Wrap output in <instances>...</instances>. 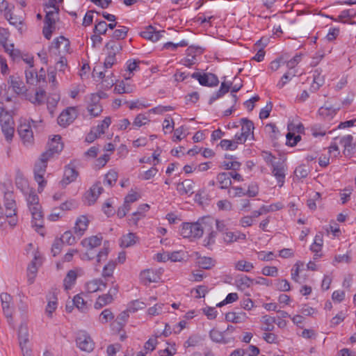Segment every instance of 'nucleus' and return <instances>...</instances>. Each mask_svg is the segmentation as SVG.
I'll list each match as a JSON object with an SVG mask.
<instances>
[{
	"label": "nucleus",
	"mask_w": 356,
	"mask_h": 356,
	"mask_svg": "<svg viewBox=\"0 0 356 356\" xmlns=\"http://www.w3.org/2000/svg\"><path fill=\"white\" fill-rule=\"evenodd\" d=\"M25 76L26 83L28 84L33 85L35 82H38V73L33 70H27L25 71Z\"/></svg>",
	"instance_id": "nucleus-53"
},
{
	"label": "nucleus",
	"mask_w": 356,
	"mask_h": 356,
	"mask_svg": "<svg viewBox=\"0 0 356 356\" xmlns=\"http://www.w3.org/2000/svg\"><path fill=\"white\" fill-rule=\"evenodd\" d=\"M137 237L134 233H129L121 238L120 245L124 248H129L136 243Z\"/></svg>",
	"instance_id": "nucleus-36"
},
{
	"label": "nucleus",
	"mask_w": 356,
	"mask_h": 356,
	"mask_svg": "<svg viewBox=\"0 0 356 356\" xmlns=\"http://www.w3.org/2000/svg\"><path fill=\"white\" fill-rule=\"evenodd\" d=\"M18 337L22 352L26 351V349H28L26 345L29 342V333L26 327L22 325L19 327Z\"/></svg>",
	"instance_id": "nucleus-22"
},
{
	"label": "nucleus",
	"mask_w": 356,
	"mask_h": 356,
	"mask_svg": "<svg viewBox=\"0 0 356 356\" xmlns=\"http://www.w3.org/2000/svg\"><path fill=\"white\" fill-rule=\"evenodd\" d=\"M47 299L48 300V303L46 307V313L48 316L51 317L53 312L57 308V297L56 296L55 292H51L47 296Z\"/></svg>",
	"instance_id": "nucleus-19"
},
{
	"label": "nucleus",
	"mask_w": 356,
	"mask_h": 356,
	"mask_svg": "<svg viewBox=\"0 0 356 356\" xmlns=\"http://www.w3.org/2000/svg\"><path fill=\"white\" fill-rule=\"evenodd\" d=\"M209 337L214 342L222 343L224 344L228 343V341L224 339L223 332L218 330L212 329L209 332Z\"/></svg>",
	"instance_id": "nucleus-38"
},
{
	"label": "nucleus",
	"mask_w": 356,
	"mask_h": 356,
	"mask_svg": "<svg viewBox=\"0 0 356 356\" xmlns=\"http://www.w3.org/2000/svg\"><path fill=\"white\" fill-rule=\"evenodd\" d=\"M113 301V298H112L111 296L108 295V293L99 296L95 303V308L99 309L111 303Z\"/></svg>",
	"instance_id": "nucleus-32"
},
{
	"label": "nucleus",
	"mask_w": 356,
	"mask_h": 356,
	"mask_svg": "<svg viewBox=\"0 0 356 356\" xmlns=\"http://www.w3.org/2000/svg\"><path fill=\"white\" fill-rule=\"evenodd\" d=\"M217 182L222 189L228 188L232 185V180L229 179V173L220 172L216 177Z\"/></svg>",
	"instance_id": "nucleus-27"
},
{
	"label": "nucleus",
	"mask_w": 356,
	"mask_h": 356,
	"mask_svg": "<svg viewBox=\"0 0 356 356\" xmlns=\"http://www.w3.org/2000/svg\"><path fill=\"white\" fill-rule=\"evenodd\" d=\"M10 80L11 87L17 95L22 94L26 91L25 86L19 77L11 76Z\"/></svg>",
	"instance_id": "nucleus-21"
},
{
	"label": "nucleus",
	"mask_w": 356,
	"mask_h": 356,
	"mask_svg": "<svg viewBox=\"0 0 356 356\" xmlns=\"http://www.w3.org/2000/svg\"><path fill=\"white\" fill-rule=\"evenodd\" d=\"M107 31V24L104 21H97L94 28V33L99 35H104Z\"/></svg>",
	"instance_id": "nucleus-58"
},
{
	"label": "nucleus",
	"mask_w": 356,
	"mask_h": 356,
	"mask_svg": "<svg viewBox=\"0 0 356 356\" xmlns=\"http://www.w3.org/2000/svg\"><path fill=\"white\" fill-rule=\"evenodd\" d=\"M76 343L81 350L88 353L92 352L95 347V343L92 338L85 332L78 334L76 339Z\"/></svg>",
	"instance_id": "nucleus-8"
},
{
	"label": "nucleus",
	"mask_w": 356,
	"mask_h": 356,
	"mask_svg": "<svg viewBox=\"0 0 356 356\" xmlns=\"http://www.w3.org/2000/svg\"><path fill=\"white\" fill-rule=\"evenodd\" d=\"M325 79L323 76L321 75V70L316 69L314 72L313 83L312 84L311 89L312 91H316L319 88L323 85Z\"/></svg>",
	"instance_id": "nucleus-30"
},
{
	"label": "nucleus",
	"mask_w": 356,
	"mask_h": 356,
	"mask_svg": "<svg viewBox=\"0 0 356 356\" xmlns=\"http://www.w3.org/2000/svg\"><path fill=\"white\" fill-rule=\"evenodd\" d=\"M114 318V314L109 309H106L102 312L99 315V321L105 324L108 322V321L113 320Z\"/></svg>",
	"instance_id": "nucleus-49"
},
{
	"label": "nucleus",
	"mask_w": 356,
	"mask_h": 356,
	"mask_svg": "<svg viewBox=\"0 0 356 356\" xmlns=\"http://www.w3.org/2000/svg\"><path fill=\"white\" fill-rule=\"evenodd\" d=\"M246 239V235L241 232H225L224 233L223 240L227 243H232L238 240L245 241Z\"/></svg>",
	"instance_id": "nucleus-17"
},
{
	"label": "nucleus",
	"mask_w": 356,
	"mask_h": 356,
	"mask_svg": "<svg viewBox=\"0 0 356 356\" xmlns=\"http://www.w3.org/2000/svg\"><path fill=\"white\" fill-rule=\"evenodd\" d=\"M197 264L200 268L205 270H209L215 266L216 261L211 257H200L197 258Z\"/></svg>",
	"instance_id": "nucleus-28"
},
{
	"label": "nucleus",
	"mask_w": 356,
	"mask_h": 356,
	"mask_svg": "<svg viewBox=\"0 0 356 356\" xmlns=\"http://www.w3.org/2000/svg\"><path fill=\"white\" fill-rule=\"evenodd\" d=\"M4 207L6 209L4 216L6 218H12L16 215V203L14 195L10 191H7L4 194Z\"/></svg>",
	"instance_id": "nucleus-10"
},
{
	"label": "nucleus",
	"mask_w": 356,
	"mask_h": 356,
	"mask_svg": "<svg viewBox=\"0 0 356 356\" xmlns=\"http://www.w3.org/2000/svg\"><path fill=\"white\" fill-rule=\"evenodd\" d=\"M1 126L2 132L3 133L6 139L8 141L11 140L14 134L13 122H10L9 124H1Z\"/></svg>",
	"instance_id": "nucleus-37"
},
{
	"label": "nucleus",
	"mask_w": 356,
	"mask_h": 356,
	"mask_svg": "<svg viewBox=\"0 0 356 356\" xmlns=\"http://www.w3.org/2000/svg\"><path fill=\"white\" fill-rule=\"evenodd\" d=\"M286 145L293 147L301 140L300 135L295 136L294 134L289 132L286 136Z\"/></svg>",
	"instance_id": "nucleus-56"
},
{
	"label": "nucleus",
	"mask_w": 356,
	"mask_h": 356,
	"mask_svg": "<svg viewBox=\"0 0 356 356\" xmlns=\"http://www.w3.org/2000/svg\"><path fill=\"white\" fill-rule=\"evenodd\" d=\"M61 137L58 135L54 137L48 143V149L43 152V157L47 156L51 158L54 154H58L62 151L63 144L60 142Z\"/></svg>",
	"instance_id": "nucleus-9"
},
{
	"label": "nucleus",
	"mask_w": 356,
	"mask_h": 356,
	"mask_svg": "<svg viewBox=\"0 0 356 356\" xmlns=\"http://www.w3.org/2000/svg\"><path fill=\"white\" fill-rule=\"evenodd\" d=\"M301 60V54H296L288 61L285 60L286 67L289 69H293Z\"/></svg>",
	"instance_id": "nucleus-64"
},
{
	"label": "nucleus",
	"mask_w": 356,
	"mask_h": 356,
	"mask_svg": "<svg viewBox=\"0 0 356 356\" xmlns=\"http://www.w3.org/2000/svg\"><path fill=\"white\" fill-rule=\"evenodd\" d=\"M149 209V206L147 204H140L138 210L136 212L132 213L131 218L129 219V221L136 225L138 221L144 216V213L147 211Z\"/></svg>",
	"instance_id": "nucleus-25"
},
{
	"label": "nucleus",
	"mask_w": 356,
	"mask_h": 356,
	"mask_svg": "<svg viewBox=\"0 0 356 356\" xmlns=\"http://www.w3.org/2000/svg\"><path fill=\"white\" fill-rule=\"evenodd\" d=\"M72 302L73 305H74L78 309L83 312L86 309V302L80 294L76 295L74 297Z\"/></svg>",
	"instance_id": "nucleus-51"
},
{
	"label": "nucleus",
	"mask_w": 356,
	"mask_h": 356,
	"mask_svg": "<svg viewBox=\"0 0 356 356\" xmlns=\"http://www.w3.org/2000/svg\"><path fill=\"white\" fill-rule=\"evenodd\" d=\"M59 239L62 241L63 244L66 243L70 245L76 242V238L70 231L65 232Z\"/></svg>",
	"instance_id": "nucleus-54"
},
{
	"label": "nucleus",
	"mask_w": 356,
	"mask_h": 356,
	"mask_svg": "<svg viewBox=\"0 0 356 356\" xmlns=\"http://www.w3.org/2000/svg\"><path fill=\"white\" fill-rule=\"evenodd\" d=\"M102 241V236H92L91 237L83 239L81 241V245L85 248L92 249L101 245Z\"/></svg>",
	"instance_id": "nucleus-24"
},
{
	"label": "nucleus",
	"mask_w": 356,
	"mask_h": 356,
	"mask_svg": "<svg viewBox=\"0 0 356 356\" xmlns=\"http://www.w3.org/2000/svg\"><path fill=\"white\" fill-rule=\"evenodd\" d=\"M106 284L100 279H96L87 283L86 289L88 293H95L106 289Z\"/></svg>",
	"instance_id": "nucleus-18"
},
{
	"label": "nucleus",
	"mask_w": 356,
	"mask_h": 356,
	"mask_svg": "<svg viewBox=\"0 0 356 356\" xmlns=\"http://www.w3.org/2000/svg\"><path fill=\"white\" fill-rule=\"evenodd\" d=\"M165 33L164 30L156 31V29L152 26H149L146 29L140 33V35L147 40L152 42H156L161 38Z\"/></svg>",
	"instance_id": "nucleus-12"
},
{
	"label": "nucleus",
	"mask_w": 356,
	"mask_h": 356,
	"mask_svg": "<svg viewBox=\"0 0 356 356\" xmlns=\"http://www.w3.org/2000/svg\"><path fill=\"white\" fill-rule=\"evenodd\" d=\"M63 245V243H62V241H60L59 238L55 239L51 247V253L54 257H56L60 252Z\"/></svg>",
	"instance_id": "nucleus-61"
},
{
	"label": "nucleus",
	"mask_w": 356,
	"mask_h": 356,
	"mask_svg": "<svg viewBox=\"0 0 356 356\" xmlns=\"http://www.w3.org/2000/svg\"><path fill=\"white\" fill-rule=\"evenodd\" d=\"M191 77L197 79L200 84L203 86L215 87L219 83L218 76L212 73L194 72L191 75Z\"/></svg>",
	"instance_id": "nucleus-4"
},
{
	"label": "nucleus",
	"mask_w": 356,
	"mask_h": 356,
	"mask_svg": "<svg viewBox=\"0 0 356 356\" xmlns=\"http://www.w3.org/2000/svg\"><path fill=\"white\" fill-rule=\"evenodd\" d=\"M9 35L7 29L0 27V44L3 47L5 51L13 59H15L19 57L20 52L19 50L14 49V44H7Z\"/></svg>",
	"instance_id": "nucleus-5"
},
{
	"label": "nucleus",
	"mask_w": 356,
	"mask_h": 356,
	"mask_svg": "<svg viewBox=\"0 0 356 356\" xmlns=\"http://www.w3.org/2000/svg\"><path fill=\"white\" fill-rule=\"evenodd\" d=\"M89 220L85 216H81L78 218L76 220L74 226V232L79 236H81L85 231L87 229L88 226Z\"/></svg>",
	"instance_id": "nucleus-16"
},
{
	"label": "nucleus",
	"mask_w": 356,
	"mask_h": 356,
	"mask_svg": "<svg viewBox=\"0 0 356 356\" xmlns=\"http://www.w3.org/2000/svg\"><path fill=\"white\" fill-rule=\"evenodd\" d=\"M204 232H210L209 225L204 220L194 223L184 222L181 225L180 234L184 238H199L202 236Z\"/></svg>",
	"instance_id": "nucleus-1"
},
{
	"label": "nucleus",
	"mask_w": 356,
	"mask_h": 356,
	"mask_svg": "<svg viewBox=\"0 0 356 356\" xmlns=\"http://www.w3.org/2000/svg\"><path fill=\"white\" fill-rule=\"evenodd\" d=\"M309 172V168L305 165H301L297 167L294 171L296 177H298V179H303L307 177Z\"/></svg>",
	"instance_id": "nucleus-48"
},
{
	"label": "nucleus",
	"mask_w": 356,
	"mask_h": 356,
	"mask_svg": "<svg viewBox=\"0 0 356 356\" xmlns=\"http://www.w3.org/2000/svg\"><path fill=\"white\" fill-rule=\"evenodd\" d=\"M76 278V273L72 270H70L63 280L65 289L67 291L70 289L72 286L74 284Z\"/></svg>",
	"instance_id": "nucleus-34"
},
{
	"label": "nucleus",
	"mask_w": 356,
	"mask_h": 356,
	"mask_svg": "<svg viewBox=\"0 0 356 356\" xmlns=\"http://www.w3.org/2000/svg\"><path fill=\"white\" fill-rule=\"evenodd\" d=\"M49 159L47 156L43 157V154H42L39 161L35 163L34 167V177L38 184L39 192H41L47 184V181L44 179V175L46 172L47 161Z\"/></svg>",
	"instance_id": "nucleus-2"
},
{
	"label": "nucleus",
	"mask_w": 356,
	"mask_h": 356,
	"mask_svg": "<svg viewBox=\"0 0 356 356\" xmlns=\"http://www.w3.org/2000/svg\"><path fill=\"white\" fill-rule=\"evenodd\" d=\"M241 125L242 127L241 134H244V136L247 138L250 135L253 136L254 127V123L251 120L247 118H242L241 119Z\"/></svg>",
	"instance_id": "nucleus-23"
},
{
	"label": "nucleus",
	"mask_w": 356,
	"mask_h": 356,
	"mask_svg": "<svg viewBox=\"0 0 356 356\" xmlns=\"http://www.w3.org/2000/svg\"><path fill=\"white\" fill-rule=\"evenodd\" d=\"M228 194L231 197H243L246 195V191L243 188L236 186L232 187L231 190H229Z\"/></svg>",
	"instance_id": "nucleus-55"
},
{
	"label": "nucleus",
	"mask_w": 356,
	"mask_h": 356,
	"mask_svg": "<svg viewBox=\"0 0 356 356\" xmlns=\"http://www.w3.org/2000/svg\"><path fill=\"white\" fill-rule=\"evenodd\" d=\"M140 277L143 280L148 282H156V277L154 272L150 270H145L140 273Z\"/></svg>",
	"instance_id": "nucleus-60"
},
{
	"label": "nucleus",
	"mask_w": 356,
	"mask_h": 356,
	"mask_svg": "<svg viewBox=\"0 0 356 356\" xmlns=\"http://www.w3.org/2000/svg\"><path fill=\"white\" fill-rule=\"evenodd\" d=\"M92 104H90L88 106V111L89 113L93 116H98L102 111V106L98 103L99 98L96 96H94L92 99Z\"/></svg>",
	"instance_id": "nucleus-26"
},
{
	"label": "nucleus",
	"mask_w": 356,
	"mask_h": 356,
	"mask_svg": "<svg viewBox=\"0 0 356 356\" xmlns=\"http://www.w3.org/2000/svg\"><path fill=\"white\" fill-rule=\"evenodd\" d=\"M193 186L194 182L193 180L185 179L177 184V190L181 195L188 194L191 195L193 193Z\"/></svg>",
	"instance_id": "nucleus-15"
},
{
	"label": "nucleus",
	"mask_w": 356,
	"mask_h": 356,
	"mask_svg": "<svg viewBox=\"0 0 356 356\" xmlns=\"http://www.w3.org/2000/svg\"><path fill=\"white\" fill-rule=\"evenodd\" d=\"M79 175V172L76 170L72 163L67 165L65 168L64 175L60 184L63 187H65L69 184L74 181Z\"/></svg>",
	"instance_id": "nucleus-11"
},
{
	"label": "nucleus",
	"mask_w": 356,
	"mask_h": 356,
	"mask_svg": "<svg viewBox=\"0 0 356 356\" xmlns=\"http://www.w3.org/2000/svg\"><path fill=\"white\" fill-rule=\"evenodd\" d=\"M266 131L270 134V138L273 139L277 138V134L279 132L276 125L273 123H269L266 125L265 127Z\"/></svg>",
	"instance_id": "nucleus-63"
},
{
	"label": "nucleus",
	"mask_w": 356,
	"mask_h": 356,
	"mask_svg": "<svg viewBox=\"0 0 356 356\" xmlns=\"http://www.w3.org/2000/svg\"><path fill=\"white\" fill-rule=\"evenodd\" d=\"M4 17L11 25L15 26L16 28H17L19 31L22 32V22L19 18L17 17H13L12 13H9V12L7 13L6 14H4Z\"/></svg>",
	"instance_id": "nucleus-41"
},
{
	"label": "nucleus",
	"mask_w": 356,
	"mask_h": 356,
	"mask_svg": "<svg viewBox=\"0 0 356 356\" xmlns=\"http://www.w3.org/2000/svg\"><path fill=\"white\" fill-rule=\"evenodd\" d=\"M0 123L1 124H6L10 123V122H13L12 116L6 111V108L3 106H0Z\"/></svg>",
	"instance_id": "nucleus-57"
},
{
	"label": "nucleus",
	"mask_w": 356,
	"mask_h": 356,
	"mask_svg": "<svg viewBox=\"0 0 356 356\" xmlns=\"http://www.w3.org/2000/svg\"><path fill=\"white\" fill-rule=\"evenodd\" d=\"M129 311L127 309L126 310L122 312L116 318L115 323L117 324L116 329L118 330H121L123 327L125 325L128 318L129 317Z\"/></svg>",
	"instance_id": "nucleus-33"
},
{
	"label": "nucleus",
	"mask_w": 356,
	"mask_h": 356,
	"mask_svg": "<svg viewBox=\"0 0 356 356\" xmlns=\"http://www.w3.org/2000/svg\"><path fill=\"white\" fill-rule=\"evenodd\" d=\"M356 15V13L353 9L343 10L341 14L338 16V19L336 21H341L346 23L347 21L345 19H352Z\"/></svg>",
	"instance_id": "nucleus-47"
},
{
	"label": "nucleus",
	"mask_w": 356,
	"mask_h": 356,
	"mask_svg": "<svg viewBox=\"0 0 356 356\" xmlns=\"http://www.w3.org/2000/svg\"><path fill=\"white\" fill-rule=\"evenodd\" d=\"M38 122L31 120L28 123H22L18 127V133L23 143L26 145H29L33 142V133L32 131V127H36Z\"/></svg>",
	"instance_id": "nucleus-3"
},
{
	"label": "nucleus",
	"mask_w": 356,
	"mask_h": 356,
	"mask_svg": "<svg viewBox=\"0 0 356 356\" xmlns=\"http://www.w3.org/2000/svg\"><path fill=\"white\" fill-rule=\"evenodd\" d=\"M272 173L276 177L277 181L280 183V186H282L285 179V170L283 163H276L272 164Z\"/></svg>",
	"instance_id": "nucleus-14"
},
{
	"label": "nucleus",
	"mask_w": 356,
	"mask_h": 356,
	"mask_svg": "<svg viewBox=\"0 0 356 356\" xmlns=\"http://www.w3.org/2000/svg\"><path fill=\"white\" fill-rule=\"evenodd\" d=\"M0 299L5 316L7 318H11L13 315V309L10 307V302L12 300L11 296L8 293H2L0 295Z\"/></svg>",
	"instance_id": "nucleus-13"
},
{
	"label": "nucleus",
	"mask_w": 356,
	"mask_h": 356,
	"mask_svg": "<svg viewBox=\"0 0 356 356\" xmlns=\"http://www.w3.org/2000/svg\"><path fill=\"white\" fill-rule=\"evenodd\" d=\"M104 188L100 181H97L84 195L85 204L88 205L93 204L99 197V195L103 192Z\"/></svg>",
	"instance_id": "nucleus-6"
},
{
	"label": "nucleus",
	"mask_w": 356,
	"mask_h": 356,
	"mask_svg": "<svg viewBox=\"0 0 356 356\" xmlns=\"http://www.w3.org/2000/svg\"><path fill=\"white\" fill-rule=\"evenodd\" d=\"M111 118L106 117L104 118V120L100 124H98L97 127H95L92 129L95 131L97 135L100 136L102 134H104L105 129L108 128L109 125L111 124Z\"/></svg>",
	"instance_id": "nucleus-40"
},
{
	"label": "nucleus",
	"mask_w": 356,
	"mask_h": 356,
	"mask_svg": "<svg viewBox=\"0 0 356 356\" xmlns=\"http://www.w3.org/2000/svg\"><path fill=\"white\" fill-rule=\"evenodd\" d=\"M338 108H334L332 106H322L318 110V114L325 120H330L336 114Z\"/></svg>",
	"instance_id": "nucleus-31"
},
{
	"label": "nucleus",
	"mask_w": 356,
	"mask_h": 356,
	"mask_svg": "<svg viewBox=\"0 0 356 356\" xmlns=\"http://www.w3.org/2000/svg\"><path fill=\"white\" fill-rule=\"evenodd\" d=\"M105 47L109 51L108 54H113L114 56L122 49V46L114 40L107 42Z\"/></svg>",
	"instance_id": "nucleus-45"
},
{
	"label": "nucleus",
	"mask_w": 356,
	"mask_h": 356,
	"mask_svg": "<svg viewBox=\"0 0 356 356\" xmlns=\"http://www.w3.org/2000/svg\"><path fill=\"white\" fill-rule=\"evenodd\" d=\"M245 316V314L243 316L236 314L235 312H228L225 315V320L229 322L238 323L243 321V317Z\"/></svg>",
	"instance_id": "nucleus-52"
},
{
	"label": "nucleus",
	"mask_w": 356,
	"mask_h": 356,
	"mask_svg": "<svg viewBox=\"0 0 356 356\" xmlns=\"http://www.w3.org/2000/svg\"><path fill=\"white\" fill-rule=\"evenodd\" d=\"M129 29L127 26H121L120 29H116L113 32V38L115 40H122L127 37Z\"/></svg>",
	"instance_id": "nucleus-59"
},
{
	"label": "nucleus",
	"mask_w": 356,
	"mask_h": 356,
	"mask_svg": "<svg viewBox=\"0 0 356 356\" xmlns=\"http://www.w3.org/2000/svg\"><path fill=\"white\" fill-rule=\"evenodd\" d=\"M146 305L145 302L139 300H136L132 302H131L127 307L128 311H129L130 313H134L136 312L139 309H144Z\"/></svg>",
	"instance_id": "nucleus-43"
},
{
	"label": "nucleus",
	"mask_w": 356,
	"mask_h": 356,
	"mask_svg": "<svg viewBox=\"0 0 356 356\" xmlns=\"http://www.w3.org/2000/svg\"><path fill=\"white\" fill-rule=\"evenodd\" d=\"M77 113L74 107H68L65 109L58 118V124L63 127H66L73 122L76 118Z\"/></svg>",
	"instance_id": "nucleus-7"
},
{
	"label": "nucleus",
	"mask_w": 356,
	"mask_h": 356,
	"mask_svg": "<svg viewBox=\"0 0 356 356\" xmlns=\"http://www.w3.org/2000/svg\"><path fill=\"white\" fill-rule=\"evenodd\" d=\"M59 8H54V10H46V15L44 17V24L48 26H54L56 24V17L58 15Z\"/></svg>",
	"instance_id": "nucleus-35"
},
{
	"label": "nucleus",
	"mask_w": 356,
	"mask_h": 356,
	"mask_svg": "<svg viewBox=\"0 0 356 356\" xmlns=\"http://www.w3.org/2000/svg\"><path fill=\"white\" fill-rule=\"evenodd\" d=\"M118 179V173L113 170H111L105 175L104 184L109 186H113Z\"/></svg>",
	"instance_id": "nucleus-42"
},
{
	"label": "nucleus",
	"mask_w": 356,
	"mask_h": 356,
	"mask_svg": "<svg viewBox=\"0 0 356 356\" xmlns=\"http://www.w3.org/2000/svg\"><path fill=\"white\" fill-rule=\"evenodd\" d=\"M263 318L265 326L262 327V330L264 331H273L275 327L273 324L276 323L275 317L264 316Z\"/></svg>",
	"instance_id": "nucleus-50"
},
{
	"label": "nucleus",
	"mask_w": 356,
	"mask_h": 356,
	"mask_svg": "<svg viewBox=\"0 0 356 356\" xmlns=\"http://www.w3.org/2000/svg\"><path fill=\"white\" fill-rule=\"evenodd\" d=\"M235 268L240 271L250 272L254 268V266L249 261L240 260L235 264Z\"/></svg>",
	"instance_id": "nucleus-39"
},
{
	"label": "nucleus",
	"mask_w": 356,
	"mask_h": 356,
	"mask_svg": "<svg viewBox=\"0 0 356 356\" xmlns=\"http://www.w3.org/2000/svg\"><path fill=\"white\" fill-rule=\"evenodd\" d=\"M323 245V234L321 233L316 234L314 243L311 245L310 250L313 252H318L321 251Z\"/></svg>",
	"instance_id": "nucleus-44"
},
{
	"label": "nucleus",
	"mask_w": 356,
	"mask_h": 356,
	"mask_svg": "<svg viewBox=\"0 0 356 356\" xmlns=\"http://www.w3.org/2000/svg\"><path fill=\"white\" fill-rule=\"evenodd\" d=\"M273 108V104L271 102L267 103L266 106L263 108L259 113L260 119H266L269 117L270 113Z\"/></svg>",
	"instance_id": "nucleus-62"
},
{
	"label": "nucleus",
	"mask_w": 356,
	"mask_h": 356,
	"mask_svg": "<svg viewBox=\"0 0 356 356\" xmlns=\"http://www.w3.org/2000/svg\"><path fill=\"white\" fill-rule=\"evenodd\" d=\"M232 85V83H227L225 82H222L221 83L220 89L217 92L213 93V95L210 97L209 104H212L216 100L222 97L224 95L228 92Z\"/></svg>",
	"instance_id": "nucleus-20"
},
{
	"label": "nucleus",
	"mask_w": 356,
	"mask_h": 356,
	"mask_svg": "<svg viewBox=\"0 0 356 356\" xmlns=\"http://www.w3.org/2000/svg\"><path fill=\"white\" fill-rule=\"evenodd\" d=\"M115 266L116 263L114 261H110L106 265L104 266L102 276L104 278L112 276Z\"/></svg>",
	"instance_id": "nucleus-46"
},
{
	"label": "nucleus",
	"mask_w": 356,
	"mask_h": 356,
	"mask_svg": "<svg viewBox=\"0 0 356 356\" xmlns=\"http://www.w3.org/2000/svg\"><path fill=\"white\" fill-rule=\"evenodd\" d=\"M235 282L238 289L241 291H244L252 284L254 280L246 275H242L240 277H238Z\"/></svg>",
	"instance_id": "nucleus-29"
}]
</instances>
